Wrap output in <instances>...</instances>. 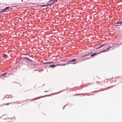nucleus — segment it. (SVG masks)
Returning a JSON list of instances; mask_svg holds the SVG:
<instances>
[{"instance_id": "f257e3e1", "label": "nucleus", "mask_w": 122, "mask_h": 122, "mask_svg": "<svg viewBox=\"0 0 122 122\" xmlns=\"http://www.w3.org/2000/svg\"><path fill=\"white\" fill-rule=\"evenodd\" d=\"M9 8V7H6L5 9H3L2 10L0 11V13H1L2 12H5V10L8 9Z\"/></svg>"}, {"instance_id": "f03ea898", "label": "nucleus", "mask_w": 122, "mask_h": 122, "mask_svg": "<svg viewBox=\"0 0 122 122\" xmlns=\"http://www.w3.org/2000/svg\"><path fill=\"white\" fill-rule=\"evenodd\" d=\"M53 4H52V3H51L49 4H47V5H41V6L42 7H44V6H49V5H52Z\"/></svg>"}, {"instance_id": "7ed1b4c3", "label": "nucleus", "mask_w": 122, "mask_h": 122, "mask_svg": "<svg viewBox=\"0 0 122 122\" xmlns=\"http://www.w3.org/2000/svg\"><path fill=\"white\" fill-rule=\"evenodd\" d=\"M114 47V46H112V47H109L108 48H107L106 50H104L103 51H101V52H99L98 53V54H99L100 53H101V52H105V51H106L108 49H109V48H112V47Z\"/></svg>"}, {"instance_id": "20e7f679", "label": "nucleus", "mask_w": 122, "mask_h": 122, "mask_svg": "<svg viewBox=\"0 0 122 122\" xmlns=\"http://www.w3.org/2000/svg\"><path fill=\"white\" fill-rule=\"evenodd\" d=\"M98 54V53H95L91 54V57L94 56H96L97 54Z\"/></svg>"}, {"instance_id": "39448f33", "label": "nucleus", "mask_w": 122, "mask_h": 122, "mask_svg": "<svg viewBox=\"0 0 122 122\" xmlns=\"http://www.w3.org/2000/svg\"><path fill=\"white\" fill-rule=\"evenodd\" d=\"M105 45V44H102V45L100 46H99V47H98L97 48H96V49H99L100 48H101V47H102V46H103Z\"/></svg>"}, {"instance_id": "423d86ee", "label": "nucleus", "mask_w": 122, "mask_h": 122, "mask_svg": "<svg viewBox=\"0 0 122 122\" xmlns=\"http://www.w3.org/2000/svg\"><path fill=\"white\" fill-rule=\"evenodd\" d=\"M76 61V59H73L71 60H70L69 61H70V62H71V61L75 62V61Z\"/></svg>"}, {"instance_id": "0eeeda50", "label": "nucleus", "mask_w": 122, "mask_h": 122, "mask_svg": "<svg viewBox=\"0 0 122 122\" xmlns=\"http://www.w3.org/2000/svg\"><path fill=\"white\" fill-rule=\"evenodd\" d=\"M56 66L54 65H51L49 66L50 67H54Z\"/></svg>"}, {"instance_id": "6e6552de", "label": "nucleus", "mask_w": 122, "mask_h": 122, "mask_svg": "<svg viewBox=\"0 0 122 122\" xmlns=\"http://www.w3.org/2000/svg\"><path fill=\"white\" fill-rule=\"evenodd\" d=\"M7 55L6 54H4L3 55V57H5V58H7Z\"/></svg>"}, {"instance_id": "1a4fd4ad", "label": "nucleus", "mask_w": 122, "mask_h": 122, "mask_svg": "<svg viewBox=\"0 0 122 122\" xmlns=\"http://www.w3.org/2000/svg\"><path fill=\"white\" fill-rule=\"evenodd\" d=\"M116 24H122V22H117L116 23Z\"/></svg>"}, {"instance_id": "9d476101", "label": "nucleus", "mask_w": 122, "mask_h": 122, "mask_svg": "<svg viewBox=\"0 0 122 122\" xmlns=\"http://www.w3.org/2000/svg\"><path fill=\"white\" fill-rule=\"evenodd\" d=\"M26 59H27V60H28V61H29L30 62H32V61L30 59H29L28 58H27Z\"/></svg>"}, {"instance_id": "9b49d317", "label": "nucleus", "mask_w": 122, "mask_h": 122, "mask_svg": "<svg viewBox=\"0 0 122 122\" xmlns=\"http://www.w3.org/2000/svg\"><path fill=\"white\" fill-rule=\"evenodd\" d=\"M91 53H89L88 54H86V55H83L82 56V57H85L86 56H87V55H88L90 54Z\"/></svg>"}, {"instance_id": "f8f14e48", "label": "nucleus", "mask_w": 122, "mask_h": 122, "mask_svg": "<svg viewBox=\"0 0 122 122\" xmlns=\"http://www.w3.org/2000/svg\"><path fill=\"white\" fill-rule=\"evenodd\" d=\"M6 74V73H4L3 74H2V75H1V76H5V75Z\"/></svg>"}, {"instance_id": "ddd939ff", "label": "nucleus", "mask_w": 122, "mask_h": 122, "mask_svg": "<svg viewBox=\"0 0 122 122\" xmlns=\"http://www.w3.org/2000/svg\"><path fill=\"white\" fill-rule=\"evenodd\" d=\"M53 63V61H51L50 62H48V64L49 63Z\"/></svg>"}, {"instance_id": "4468645a", "label": "nucleus", "mask_w": 122, "mask_h": 122, "mask_svg": "<svg viewBox=\"0 0 122 122\" xmlns=\"http://www.w3.org/2000/svg\"><path fill=\"white\" fill-rule=\"evenodd\" d=\"M48 64V62H44L43 63V64Z\"/></svg>"}, {"instance_id": "2eb2a0df", "label": "nucleus", "mask_w": 122, "mask_h": 122, "mask_svg": "<svg viewBox=\"0 0 122 122\" xmlns=\"http://www.w3.org/2000/svg\"><path fill=\"white\" fill-rule=\"evenodd\" d=\"M55 2V1L54 0L52 2V3L53 4Z\"/></svg>"}, {"instance_id": "dca6fc26", "label": "nucleus", "mask_w": 122, "mask_h": 122, "mask_svg": "<svg viewBox=\"0 0 122 122\" xmlns=\"http://www.w3.org/2000/svg\"><path fill=\"white\" fill-rule=\"evenodd\" d=\"M9 103H6V104H5V105H9Z\"/></svg>"}, {"instance_id": "f3484780", "label": "nucleus", "mask_w": 122, "mask_h": 122, "mask_svg": "<svg viewBox=\"0 0 122 122\" xmlns=\"http://www.w3.org/2000/svg\"><path fill=\"white\" fill-rule=\"evenodd\" d=\"M55 1L56 2H57V0H55Z\"/></svg>"}]
</instances>
